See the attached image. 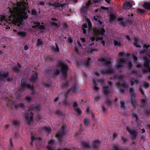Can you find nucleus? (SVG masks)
I'll return each instance as SVG.
<instances>
[{
  "label": "nucleus",
  "instance_id": "f257e3e1",
  "mask_svg": "<svg viewBox=\"0 0 150 150\" xmlns=\"http://www.w3.org/2000/svg\"><path fill=\"white\" fill-rule=\"evenodd\" d=\"M25 8H21L20 15L18 14V8L17 7H13L10 8L9 11L11 14L9 17L10 21H12L15 25L20 27L24 20H26L28 16L25 11Z\"/></svg>",
  "mask_w": 150,
  "mask_h": 150
},
{
  "label": "nucleus",
  "instance_id": "f03ea898",
  "mask_svg": "<svg viewBox=\"0 0 150 150\" xmlns=\"http://www.w3.org/2000/svg\"><path fill=\"white\" fill-rule=\"evenodd\" d=\"M98 60L103 62L105 66H107L108 67V69H103L101 70V73L102 74H112L114 73L115 71L113 69L111 68V62L108 60L105 56L99 58Z\"/></svg>",
  "mask_w": 150,
  "mask_h": 150
},
{
  "label": "nucleus",
  "instance_id": "7ed1b4c3",
  "mask_svg": "<svg viewBox=\"0 0 150 150\" xmlns=\"http://www.w3.org/2000/svg\"><path fill=\"white\" fill-rule=\"evenodd\" d=\"M117 78L118 79V81L116 83V86L119 88L120 92L124 93L125 90L128 88V86L124 80L122 76H118Z\"/></svg>",
  "mask_w": 150,
  "mask_h": 150
},
{
  "label": "nucleus",
  "instance_id": "20e7f679",
  "mask_svg": "<svg viewBox=\"0 0 150 150\" xmlns=\"http://www.w3.org/2000/svg\"><path fill=\"white\" fill-rule=\"evenodd\" d=\"M58 66L60 68L61 72L62 73V78L65 80L67 78L69 67L65 62L62 61H58Z\"/></svg>",
  "mask_w": 150,
  "mask_h": 150
},
{
  "label": "nucleus",
  "instance_id": "39448f33",
  "mask_svg": "<svg viewBox=\"0 0 150 150\" xmlns=\"http://www.w3.org/2000/svg\"><path fill=\"white\" fill-rule=\"evenodd\" d=\"M79 87L78 84L76 83H74L72 86L69 89H68L64 95L65 100L63 101V104L65 106H67L69 105L67 101L66 98L69 93L72 92L74 93H78L79 91Z\"/></svg>",
  "mask_w": 150,
  "mask_h": 150
},
{
  "label": "nucleus",
  "instance_id": "423d86ee",
  "mask_svg": "<svg viewBox=\"0 0 150 150\" xmlns=\"http://www.w3.org/2000/svg\"><path fill=\"white\" fill-rule=\"evenodd\" d=\"M34 88L33 85H31L27 83V80L25 78H23L21 80L20 88L19 90L20 92L22 93L25 90L26 88L31 89L33 90Z\"/></svg>",
  "mask_w": 150,
  "mask_h": 150
},
{
  "label": "nucleus",
  "instance_id": "0eeeda50",
  "mask_svg": "<svg viewBox=\"0 0 150 150\" xmlns=\"http://www.w3.org/2000/svg\"><path fill=\"white\" fill-rule=\"evenodd\" d=\"M129 92L131 96V101L132 106L134 108H135L136 107L137 104L135 101V94L134 92V89L130 88L129 89Z\"/></svg>",
  "mask_w": 150,
  "mask_h": 150
},
{
  "label": "nucleus",
  "instance_id": "6e6552de",
  "mask_svg": "<svg viewBox=\"0 0 150 150\" xmlns=\"http://www.w3.org/2000/svg\"><path fill=\"white\" fill-rule=\"evenodd\" d=\"M150 63V59L147 57H146V59L144 60V69H142L143 74H144L148 72L150 73V67L149 63Z\"/></svg>",
  "mask_w": 150,
  "mask_h": 150
},
{
  "label": "nucleus",
  "instance_id": "1a4fd4ad",
  "mask_svg": "<svg viewBox=\"0 0 150 150\" xmlns=\"http://www.w3.org/2000/svg\"><path fill=\"white\" fill-rule=\"evenodd\" d=\"M64 125H62V130L61 131L57 132L56 135V138L60 142L62 141L63 136L66 134L65 127Z\"/></svg>",
  "mask_w": 150,
  "mask_h": 150
},
{
  "label": "nucleus",
  "instance_id": "9d476101",
  "mask_svg": "<svg viewBox=\"0 0 150 150\" xmlns=\"http://www.w3.org/2000/svg\"><path fill=\"white\" fill-rule=\"evenodd\" d=\"M105 31L103 28H101L100 29H96L94 30V35L96 37L99 36L100 35L103 36Z\"/></svg>",
  "mask_w": 150,
  "mask_h": 150
},
{
  "label": "nucleus",
  "instance_id": "9b49d317",
  "mask_svg": "<svg viewBox=\"0 0 150 150\" xmlns=\"http://www.w3.org/2000/svg\"><path fill=\"white\" fill-rule=\"evenodd\" d=\"M102 90L104 94L107 96L109 93L112 92L113 89L112 87H110L107 85L103 86Z\"/></svg>",
  "mask_w": 150,
  "mask_h": 150
},
{
  "label": "nucleus",
  "instance_id": "f8f14e48",
  "mask_svg": "<svg viewBox=\"0 0 150 150\" xmlns=\"http://www.w3.org/2000/svg\"><path fill=\"white\" fill-rule=\"evenodd\" d=\"M126 61L124 58H120L118 60L116 64V67L118 69L122 67L126 63Z\"/></svg>",
  "mask_w": 150,
  "mask_h": 150
},
{
  "label": "nucleus",
  "instance_id": "ddd939ff",
  "mask_svg": "<svg viewBox=\"0 0 150 150\" xmlns=\"http://www.w3.org/2000/svg\"><path fill=\"white\" fill-rule=\"evenodd\" d=\"M126 130L131 135L132 140H134L137 135V132L135 130L132 129L128 127H126Z\"/></svg>",
  "mask_w": 150,
  "mask_h": 150
},
{
  "label": "nucleus",
  "instance_id": "4468645a",
  "mask_svg": "<svg viewBox=\"0 0 150 150\" xmlns=\"http://www.w3.org/2000/svg\"><path fill=\"white\" fill-rule=\"evenodd\" d=\"M9 73L8 71H3L0 70V81H3L5 79L9 77Z\"/></svg>",
  "mask_w": 150,
  "mask_h": 150
},
{
  "label": "nucleus",
  "instance_id": "2eb2a0df",
  "mask_svg": "<svg viewBox=\"0 0 150 150\" xmlns=\"http://www.w3.org/2000/svg\"><path fill=\"white\" fill-rule=\"evenodd\" d=\"M33 114L32 112H30L29 113H27L25 115V118L27 121V124L30 125L31 122L33 120Z\"/></svg>",
  "mask_w": 150,
  "mask_h": 150
},
{
  "label": "nucleus",
  "instance_id": "dca6fc26",
  "mask_svg": "<svg viewBox=\"0 0 150 150\" xmlns=\"http://www.w3.org/2000/svg\"><path fill=\"white\" fill-rule=\"evenodd\" d=\"M49 5L50 6H52L55 8L61 7L62 9L64 6L66 5V4L64 3L61 4L60 3L54 2L53 4H50Z\"/></svg>",
  "mask_w": 150,
  "mask_h": 150
},
{
  "label": "nucleus",
  "instance_id": "f3484780",
  "mask_svg": "<svg viewBox=\"0 0 150 150\" xmlns=\"http://www.w3.org/2000/svg\"><path fill=\"white\" fill-rule=\"evenodd\" d=\"M40 105L38 104L36 105H31L29 108L31 110L37 112H39L40 109Z\"/></svg>",
  "mask_w": 150,
  "mask_h": 150
},
{
  "label": "nucleus",
  "instance_id": "a211bd4d",
  "mask_svg": "<svg viewBox=\"0 0 150 150\" xmlns=\"http://www.w3.org/2000/svg\"><path fill=\"white\" fill-rule=\"evenodd\" d=\"M17 66L18 67L15 66L13 67H12V69L14 72L17 74H18L20 72V69H21V66L18 62L17 63Z\"/></svg>",
  "mask_w": 150,
  "mask_h": 150
},
{
  "label": "nucleus",
  "instance_id": "6ab92c4d",
  "mask_svg": "<svg viewBox=\"0 0 150 150\" xmlns=\"http://www.w3.org/2000/svg\"><path fill=\"white\" fill-rule=\"evenodd\" d=\"M100 144V142L97 140H95L93 141L92 147L94 150H98V149L99 146Z\"/></svg>",
  "mask_w": 150,
  "mask_h": 150
},
{
  "label": "nucleus",
  "instance_id": "aec40b11",
  "mask_svg": "<svg viewBox=\"0 0 150 150\" xmlns=\"http://www.w3.org/2000/svg\"><path fill=\"white\" fill-rule=\"evenodd\" d=\"M52 71L49 72L50 74L53 73V74L56 75H59L61 72L60 69H58L57 68L53 67L52 68Z\"/></svg>",
  "mask_w": 150,
  "mask_h": 150
},
{
  "label": "nucleus",
  "instance_id": "412c9836",
  "mask_svg": "<svg viewBox=\"0 0 150 150\" xmlns=\"http://www.w3.org/2000/svg\"><path fill=\"white\" fill-rule=\"evenodd\" d=\"M38 74L35 72L34 74H33L31 78L30 79V81L33 83H34L38 79Z\"/></svg>",
  "mask_w": 150,
  "mask_h": 150
},
{
  "label": "nucleus",
  "instance_id": "4be33fe9",
  "mask_svg": "<svg viewBox=\"0 0 150 150\" xmlns=\"http://www.w3.org/2000/svg\"><path fill=\"white\" fill-rule=\"evenodd\" d=\"M132 6V4L128 2L125 3L123 5V9L125 10L129 9Z\"/></svg>",
  "mask_w": 150,
  "mask_h": 150
},
{
  "label": "nucleus",
  "instance_id": "5701e85b",
  "mask_svg": "<svg viewBox=\"0 0 150 150\" xmlns=\"http://www.w3.org/2000/svg\"><path fill=\"white\" fill-rule=\"evenodd\" d=\"M55 46H53L51 47L52 51L53 52H59V50L58 45L57 43H55Z\"/></svg>",
  "mask_w": 150,
  "mask_h": 150
},
{
  "label": "nucleus",
  "instance_id": "b1692460",
  "mask_svg": "<svg viewBox=\"0 0 150 150\" xmlns=\"http://www.w3.org/2000/svg\"><path fill=\"white\" fill-rule=\"evenodd\" d=\"M91 59L90 58H88L84 61L83 64L85 67H91Z\"/></svg>",
  "mask_w": 150,
  "mask_h": 150
},
{
  "label": "nucleus",
  "instance_id": "393cba45",
  "mask_svg": "<svg viewBox=\"0 0 150 150\" xmlns=\"http://www.w3.org/2000/svg\"><path fill=\"white\" fill-rule=\"evenodd\" d=\"M10 16H8V18H7L4 15H0V20H1V22H2L3 21H6V22L10 21L11 22H12L13 23V22L12 21H10V19L9 18V17H10Z\"/></svg>",
  "mask_w": 150,
  "mask_h": 150
},
{
  "label": "nucleus",
  "instance_id": "a878e982",
  "mask_svg": "<svg viewBox=\"0 0 150 150\" xmlns=\"http://www.w3.org/2000/svg\"><path fill=\"white\" fill-rule=\"evenodd\" d=\"M134 42H133V44L136 47L138 48H140L141 46L139 44V38L135 37L134 38Z\"/></svg>",
  "mask_w": 150,
  "mask_h": 150
},
{
  "label": "nucleus",
  "instance_id": "bb28decb",
  "mask_svg": "<svg viewBox=\"0 0 150 150\" xmlns=\"http://www.w3.org/2000/svg\"><path fill=\"white\" fill-rule=\"evenodd\" d=\"M88 6L89 5L88 4H86V6L83 7L81 9V12L83 13H86L88 9Z\"/></svg>",
  "mask_w": 150,
  "mask_h": 150
},
{
  "label": "nucleus",
  "instance_id": "cd10ccee",
  "mask_svg": "<svg viewBox=\"0 0 150 150\" xmlns=\"http://www.w3.org/2000/svg\"><path fill=\"white\" fill-rule=\"evenodd\" d=\"M129 82H130L131 85L132 87L133 86L135 83L137 84L139 83V82L136 79L133 78H132L130 80Z\"/></svg>",
  "mask_w": 150,
  "mask_h": 150
},
{
  "label": "nucleus",
  "instance_id": "c85d7f7f",
  "mask_svg": "<svg viewBox=\"0 0 150 150\" xmlns=\"http://www.w3.org/2000/svg\"><path fill=\"white\" fill-rule=\"evenodd\" d=\"M21 123L20 121L17 120H13L12 121V125L15 126L16 127H18L19 126Z\"/></svg>",
  "mask_w": 150,
  "mask_h": 150
},
{
  "label": "nucleus",
  "instance_id": "c756f323",
  "mask_svg": "<svg viewBox=\"0 0 150 150\" xmlns=\"http://www.w3.org/2000/svg\"><path fill=\"white\" fill-rule=\"evenodd\" d=\"M81 145L84 149H90V146L88 143L85 142H83L81 143Z\"/></svg>",
  "mask_w": 150,
  "mask_h": 150
},
{
  "label": "nucleus",
  "instance_id": "7c9ffc66",
  "mask_svg": "<svg viewBox=\"0 0 150 150\" xmlns=\"http://www.w3.org/2000/svg\"><path fill=\"white\" fill-rule=\"evenodd\" d=\"M144 8L147 10H150V2H145L143 5Z\"/></svg>",
  "mask_w": 150,
  "mask_h": 150
},
{
  "label": "nucleus",
  "instance_id": "2f4dec72",
  "mask_svg": "<svg viewBox=\"0 0 150 150\" xmlns=\"http://www.w3.org/2000/svg\"><path fill=\"white\" fill-rule=\"evenodd\" d=\"M93 83L94 84V86L93 87V89L94 90L96 91H98L99 89V88L97 86V83L96 82L97 81V80L95 79L94 78L93 79Z\"/></svg>",
  "mask_w": 150,
  "mask_h": 150
},
{
  "label": "nucleus",
  "instance_id": "473e14b6",
  "mask_svg": "<svg viewBox=\"0 0 150 150\" xmlns=\"http://www.w3.org/2000/svg\"><path fill=\"white\" fill-rule=\"evenodd\" d=\"M43 129L45 131L47 134H50L51 132V130L49 126H45L43 127Z\"/></svg>",
  "mask_w": 150,
  "mask_h": 150
},
{
  "label": "nucleus",
  "instance_id": "72a5a7b5",
  "mask_svg": "<svg viewBox=\"0 0 150 150\" xmlns=\"http://www.w3.org/2000/svg\"><path fill=\"white\" fill-rule=\"evenodd\" d=\"M46 61L48 62H53L54 58L52 56L50 55L45 58Z\"/></svg>",
  "mask_w": 150,
  "mask_h": 150
},
{
  "label": "nucleus",
  "instance_id": "f704fd0d",
  "mask_svg": "<svg viewBox=\"0 0 150 150\" xmlns=\"http://www.w3.org/2000/svg\"><path fill=\"white\" fill-rule=\"evenodd\" d=\"M115 16L113 14H111L110 15L109 18V21L110 22L115 21L116 19Z\"/></svg>",
  "mask_w": 150,
  "mask_h": 150
},
{
  "label": "nucleus",
  "instance_id": "c9c22d12",
  "mask_svg": "<svg viewBox=\"0 0 150 150\" xmlns=\"http://www.w3.org/2000/svg\"><path fill=\"white\" fill-rule=\"evenodd\" d=\"M17 34L19 36H20L22 37H25L26 36V33L24 31H20L17 33Z\"/></svg>",
  "mask_w": 150,
  "mask_h": 150
},
{
  "label": "nucleus",
  "instance_id": "e433bc0d",
  "mask_svg": "<svg viewBox=\"0 0 150 150\" xmlns=\"http://www.w3.org/2000/svg\"><path fill=\"white\" fill-rule=\"evenodd\" d=\"M118 55L120 57H123L124 56L126 57H127L129 56V54H125L124 52H119Z\"/></svg>",
  "mask_w": 150,
  "mask_h": 150
},
{
  "label": "nucleus",
  "instance_id": "4c0bfd02",
  "mask_svg": "<svg viewBox=\"0 0 150 150\" xmlns=\"http://www.w3.org/2000/svg\"><path fill=\"white\" fill-rule=\"evenodd\" d=\"M69 82L68 80H67L65 82H62L61 83V87L63 88L67 87L69 86Z\"/></svg>",
  "mask_w": 150,
  "mask_h": 150
},
{
  "label": "nucleus",
  "instance_id": "58836bf2",
  "mask_svg": "<svg viewBox=\"0 0 150 150\" xmlns=\"http://www.w3.org/2000/svg\"><path fill=\"white\" fill-rule=\"evenodd\" d=\"M120 108L122 109L125 110V103L124 100H120Z\"/></svg>",
  "mask_w": 150,
  "mask_h": 150
},
{
  "label": "nucleus",
  "instance_id": "ea45409f",
  "mask_svg": "<svg viewBox=\"0 0 150 150\" xmlns=\"http://www.w3.org/2000/svg\"><path fill=\"white\" fill-rule=\"evenodd\" d=\"M47 148L48 149V150H71V149H55L49 146H47Z\"/></svg>",
  "mask_w": 150,
  "mask_h": 150
},
{
  "label": "nucleus",
  "instance_id": "a19ab883",
  "mask_svg": "<svg viewBox=\"0 0 150 150\" xmlns=\"http://www.w3.org/2000/svg\"><path fill=\"white\" fill-rule=\"evenodd\" d=\"M113 42L115 46H117L118 47H120L121 46L120 41H118L116 40H115L113 41Z\"/></svg>",
  "mask_w": 150,
  "mask_h": 150
},
{
  "label": "nucleus",
  "instance_id": "79ce46f5",
  "mask_svg": "<svg viewBox=\"0 0 150 150\" xmlns=\"http://www.w3.org/2000/svg\"><path fill=\"white\" fill-rule=\"evenodd\" d=\"M74 110L78 115H80L81 113V112L79 108H74Z\"/></svg>",
  "mask_w": 150,
  "mask_h": 150
},
{
  "label": "nucleus",
  "instance_id": "37998d69",
  "mask_svg": "<svg viewBox=\"0 0 150 150\" xmlns=\"http://www.w3.org/2000/svg\"><path fill=\"white\" fill-rule=\"evenodd\" d=\"M148 51V50H146L144 49L142 50H140L139 51V53L140 54H145L146 55L147 52Z\"/></svg>",
  "mask_w": 150,
  "mask_h": 150
},
{
  "label": "nucleus",
  "instance_id": "c03bdc74",
  "mask_svg": "<svg viewBox=\"0 0 150 150\" xmlns=\"http://www.w3.org/2000/svg\"><path fill=\"white\" fill-rule=\"evenodd\" d=\"M142 86L145 88H147L149 87V84L147 82H144L142 84Z\"/></svg>",
  "mask_w": 150,
  "mask_h": 150
},
{
  "label": "nucleus",
  "instance_id": "a18cd8bd",
  "mask_svg": "<svg viewBox=\"0 0 150 150\" xmlns=\"http://www.w3.org/2000/svg\"><path fill=\"white\" fill-rule=\"evenodd\" d=\"M25 100L28 103H30L32 101L31 98L30 97L28 96H27L25 97Z\"/></svg>",
  "mask_w": 150,
  "mask_h": 150
},
{
  "label": "nucleus",
  "instance_id": "49530a36",
  "mask_svg": "<svg viewBox=\"0 0 150 150\" xmlns=\"http://www.w3.org/2000/svg\"><path fill=\"white\" fill-rule=\"evenodd\" d=\"M141 103L142 105L144 107L147 106L146 102L145 99H142L141 100Z\"/></svg>",
  "mask_w": 150,
  "mask_h": 150
},
{
  "label": "nucleus",
  "instance_id": "de8ad7c7",
  "mask_svg": "<svg viewBox=\"0 0 150 150\" xmlns=\"http://www.w3.org/2000/svg\"><path fill=\"white\" fill-rule=\"evenodd\" d=\"M84 124L86 126H88L89 124V120L88 118H85L84 120Z\"/></svg>",
  "mask_w": 150,
  "mask_h": 150
},
{
  "label": "nucleus",
  "instance_id": "09e8293b",
  "mask_svg": "<svg viewBox=\"0 0 150 150\" xmlns=\"http://www.w3.org/2000/svg\"><path fill=\"white\" fill-rule=\"evenodd\" d=\"M55 113L57 115L59 116H61L62 115V112L58 109L57 110L55 111Z\"/></svg>",
  "mask_w": 150,
  "mask_h": 150
},
{
  "label": "nucleus",
  "instance_id": "8fccbe9b",
  "mask_svg": "<svg viewBox=\"0 0 150 150\" xmlns=\"http://www.w3.org/2000/svg\"><path fill=\"white\" fill-rule=\"evenodd\" d=\"M137 12L138 13L142 14L144 13V10L141 8H138L137 9Z\"/></svg>",
  "mask_w": 150,
  "mask_h": 150
},
{
  "label": "nucleus",
  "instance_id": "3c124183",
  "mask_svg": "<svg viewBox=\"0 0 150 150\" xmlns=\"http://www.w3.org/2000/svg\"><path fill=\"white\" fill-rule=\"evenodd\" d=\"M37 45L38 46L42 45L43 44V42L40 39H39L37 40Z\"/></svg>",
  "mask_w": 150,
  "mask_h": 150
},
{
  "label": "nucleus",
  "instance_id": "603ef678",
  "mask_svg": "<svg viewBox=\"0 0 150 150\" xmlns=\"http://www.w3.org/2000/svg\"><path fill=\"white\" fill-rule=\"evenodd\" d=\"M132 117L133 118L135 117L136 118V122H138V117L137 115L135 114L134 113L132 112Z\"/></svg>",
  "mask_w": 150,
  "mask_h": 150
},
{
  "label": "nucleus",
  "instance_id": "864d4df0",
  "mask_svg": "<svg viewBox=\"0 0 150 150\" xmlns=\"http://www.w3.org/2000/svg\"><path fill=\"white\" fill-rule=\"evenodd\" d=\"M106 103L107 106L110 105H112V102L110 100L109 98H107L106 100Z\"/></svg>",
  "mask_w": 150,
  "mask_h": 150
},
{
  "label": "nucleus",
  "instance_id": "5fc2aeb1",
  "mask_svg": "<svg viewBox=\"0 0 150 150\" xmlns=\"http://www.w3.org/2000/svg\"><path fill=\"white\" fill-rule=\"evenodd\" d=\"M50 24L54 26L57 28L58 27V24L54 21L51 22H50Z\"/></svg>",
  "mask_w": 150,
  "mask_h": 150
},
{
  "label": "nucleus",
  "instance_id": "6e6d98bb",
  "mask_svg": "<svg viewBox=\"0 0 150 150\" xmlns=\"http://www.w3.org/2000/svg\"><path fill=\"white\" fill-rule=\"evenodd\" d=\"M73 107H74V108H78V104L76 102H74L73 104Z\"/></svg>",
  "mask_w": 150,
  "mask_h": 150
},
{
  "label": "nucleus",
  "instance_id": "4d7b16f0",
  "mask_svg": "<svg viewBox=\"0 0 150 150\" xmlns=\"http://www.w3.org/2000/svg\"><path fill=\"white\" fill-rule=\"evenodd\" d=\"M87 21L89 28H91L92 27V23L89 19H87Z\"/></svg>",
  "mask_w": 150,
  "mask_h": 150
},
{
  "label": "nucleus",
  "instance_id": "13d9d810",
  "mask_svg": "<svg viewBox=\"0 0 150 150\" xmlns=\"http://www.w3.org/2000/svg\"><path fill=\"white\" fill-rule=\"evenodd\" d=\"M92 2L94 3H101V0H91Z\"/></svg>",
  "mask_w": 150,
  "mask_h": 150
},
{
  "label": "nucleus",
  "instance_id": "bf43d9fd",
  "mask_svg": "<svg viewBox=\"0 0 150 150\" xmlns=\"http://www.w3.org/2000/svg\"><path fill=\"white\" fill-rule=\"evenodd\" d=\"M127 66L128 67L129 69H131L132 67V62L131 61H129L127 64Z\"/></svg>",
  "mask_w": 150,
  "mask_h": 150
},
{
  "label": "nucleus",
  "instance_id": "052dcab7",
  "mask_svg": "<svg viewBox=\"0 0 150 150\" xmlns=\"http://www.w3.org/2000/svg\"><path fill=\"white\" fill-rule=\"evenodd\" d=\"M96 50L95 48H89L88 49V52L90 53H92L93 51H96Z\"/></svg>",
  "mask_w": 150,
  "mask_h": 150
},
{
  "label": "nucleus",
  "instance_id": "680f3d73",
  "mask_svg": "<svg viewBox=\"0 0 150 150\" xmlns=\"http://www.w3.org/2000/svg\"><path fill=\"white\" fill-rule=\"evenodd\" d=\"M62 27L63 28L66 29L68 27V25L66 23H64L62 24Z\"/></svg>",
  "mask_w": 150,
  "mask_h": 150
},
{
  "label": "nucleus",
  "instance_id": "e2e57ef3",
  "mask_svg": "<svg viewBox=\"0 0 150 150\" xmlns=\"http://www.w3.org/2000/svg\"><path fill=\"white\" fill-rule=\"evenodd\" d=\"M31 141H34L35 140H37V138L34 136L32 135L31 137Z\"/></svg>",
  "mask_w": 150,
  "mask_h": 150
},
{
  "label": "nucleus",
  "instance_id": "0e129e2a",
  "mask_svg": "<svg viewBox=\"0 0 150 150\" xmlns=\"http://www.w3.org/2000/svg\"><path fill=\"white\" fill-rule=\"evenodd\" d=\"M38 28L41 30H44L45 29V26L43 25H40Z\"/></svg>",
  "mask_w": 150,
  "mask_h": 150
},
{
  "label": "nucleus",
  "instance_id": "69168bd1",
  "mask_svg": "<svg viewBox=\"0 0 150 150\" xmlns=\"http://www.w3.org/2000/svg\"><path fill=\"white\" fill-rule=\"evenodd\" d=\"M139 91L141 92V94L142 95H144V92L142 88L141 87H140L139 88Z\"/></svg>",
  "mask_w": 150,
  "mask_h": 150
},
{
  "label": "nucleus",
  "instance_id": "338daca9",
  "mask_svg": "<svg viewBox=\"0 0 150 150\" xmlns=\"http://www.w3.org/2000/svg\"><path fill=\"white\" fill-rule=\"evenodd\" d=\"M18 106H19V107L21 108H23L24 107V104L22 103H20L18 104Z\"/></svg>",
  "mask_w": 150,
  "mask_h": 150
},
{
  "label": "nucleus",
  "instance_id": "774afa93",
  "mask_svg": "<svg viewBox=\"0 0 150 150\" xmlns=\"http://www.w3.org/2000/svg\"><path fill=\"white\" fill-rule=\"evenodd\" d=\"M146 55L150 58V49H148V51L147 52Z\"/></svg>",
  "mask_w": 150,
  "mask_h": 150
}]
</instances>
